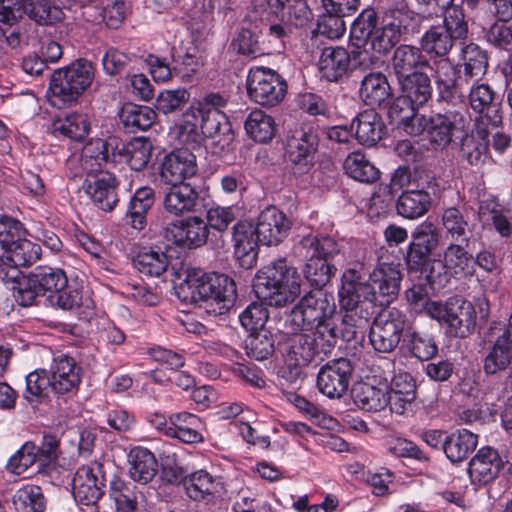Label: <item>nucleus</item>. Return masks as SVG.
<instances>
[{
	"instance_id": "1",
	"label": "nucleus",
	"mask_w": 512,
	"mask_h": 512,
	"mask_svg": "<svg viewBox=\"0 0 512 512\" xmlns=\"http://www.w3.org/2000/svg\"><path fill=\"white\" fill-rule=\"evenodd\" d=\"M403 274L401 265L394 262H379L364 279L363 266L344 271L339 290L340 307L359 308L362 301L374 306H387L398 296Z\"/></svg>"
},
{
	"instance_id": "2",
	"label": "nucleus",
	"mask_w": 512,
	"mask_h": 512,
	"mask_svg": "<svg viewBox=\"0 0 512 512\" xmlns=\"http://www.w3.org/2000/svg\"><path fill=\"white\" fill-rule=\"evenodd\" d=\"M226 105L227 100L219 93H209L193 102L178 127L180 141L195 148L205 138H211L222 150L227 147L234 134L228 117L220 110Z\"/></svg>"
},
{
	"instance_id": "3",
	"label": "nucleus",
	"mask_w": 512,
	"mask_h": 512,
	"mask_svg": "<svg viewBox=\"0 0 512 512\" xmlns=\"http://www.w3.org/2000/svg\"><path fill=\"white\" fill-rule=\"evenodd\" d=\"M254 287L269 306L284 307L300 295L301 276L286 259H279L257 273Z\"/></svg>"
},
{
	"instance_id": "4",
	"label": "nucleus",
	"mask_w": 512,
	"mask_h": 512,
	"mask_svg": "<svg viewBox=\"0 0 512 512\" xmlns=\"http://www.w3.org/2000/svg\"><path fill=\"white\" fill-rule=\"evenodd\" d=\"M176 293L185 303H198L203 297L216 299L217 312L230 310L237 297L236 284L232 278L220 273L206 275L201 270L188 272Z\"/></svg>"
},
{
	"instance_id": "5",
	"label": "nucleus",
	"mask_w": 512,
	"mask_h": 512,
	"mask_svg": "<svg viewBox=\"0 0 512 512\" xmlns=\"http://www.w3.org/2000/svg\"><path fill=\"white\" fill-rule=\"evenodd\" d=\"M483 372L497 376L512 367V314L507 323L493 322L485 334Z\"/></svg>"
},
{
	"instance_id": "6",
	"label": "nucleus",
	"mask_w": 512,
	"mask_h": 512,
	"mask_svg": "<svg viewBox=\"0 0 512 512\" xmlns=\"http://www.w3.org/2000/svg\"><path fill=\"white\" fill-rule=\"evenodd\" d=\"M94 76L93 64L86 59H78L53 72L49 89L53 97L63 103H70L77 100L91 85Z\"/></svg>"
},
{
	"instance_id": "7",
	"label": "nucleus",
	"mask_w": 512,
	"mask_h": 512,
	"mask_svg": "<svg viewBox=\"0 0 512 512\" xmlns=\"http://www.w3.org/2000/svg\"><path fill=\"white\" fill-rule=\"evenodd\" d=\"M428 314L447 326L455 337H467L476 325V311L473 304L460 297H450L445 303L433 302L428 306Z\"/></svg>"
},
{
	"instance_id": "8",
	"label": "nucleus",
	"mask_w": 512,
	"mask_h": 512,
	"mask_svg": "<svg viewBox=\"0 0 512 512\" xmlns=\"http://www.w3.org/2000/svg\"><path fill=\"white\" fill-rule=\"evenodd\" d=\"M335 312L333 295L322 289H314L306 293L294 306L290 322L294 330H309L333 317Z\"/></svg>"
},
{
	"instance_id": "9",
	"label": "nucleus",
	"mask_w": 512,
	"mask_h": 512,
	"mask_svg": "<svg viewBox=\"0 0 512 512\" xmlns=\"http://www.w3.org/2000/svg\"><path fill=\"white\" fill-rule=\"evenodd\" d=\"M247 92L255 103L273 107L284 100L287 83L276 71L257 66L251 68L248 73Z\"/></svg>"
},
{
	"instance_id": "10",
	"label": "nucleus",
	"mask_w": 512,
	"mask_h": 512,
	"mask_svg": "<svg viewBox=\"0 0 512 512\" xmlns=\"http://www.w3.org/2000/svg\"><path fill=\"white\" fill-rule=\"evenodd\" d=\"M408 324L406 315L399 309L392 308L378 314L369 332V341L373 349L379 353L393 352Z\"/></svg>"
},
{
	"instance_id": "11",
	"label": "nucleus",
	"mask_w": 512,
	"mask_h": 512,
	"mask_svg": "<svg viewBox=\"0 0 512 512\" xmlns=\"http://www.w3.org/2000/svg\"><path fill=\"white\" fill-rule=\"evenodd\" d=\"M439 100L451 104L466 103L469 85L472 81L462 66L452 64L447 58L434 61L432 67Z\"/></svg>"
},
{
	"instance_id": "12",
	"label": "nucleus",
	"mask_w": 512,
	"mask_h": 512,
	"mask_svg": "<svg viewBox=\"0 0 512 512\" xmlns=\"http://www.w3.org/2000/svg\"><path fill=\"white\" fill-rule=\"evenodd\" d=\"M286 142L291 163L302 172L308 171L319 145L318 129L310 123L296 125L288 131Z\"/></svg>"
},
{
	"instance_id": "13",
	"label": "nucleus",
	"mask_w": 512,
	"mask_h": 512,
	"mask_svg": "<svg viewBox=\"0 0 512 512\" xmlns=\"http://www.w3.org/2000/svg\"><path fill=\"white\" fill-rule=\"evenodd\" d=\"M93 145L99 151L95 156L97 161L108 160L110 147L114 155L120 156L135 171H141L147 166L152 152L151 142L142 137L134 138L127 143L118 142L116 138H110L106 142L97 140Z\"/></svg>"
},
{
	"instance_id": "14",
	"label": "nucleus",
	"mask_w": 512,
	"mask_h": 512,
	"mask_svg": "<svg viewBox=\"0 0 512 512\" xmlns=\"http://www.w3.org/2000/svg\"><path fill=\"white\" fill-rule=\"evenodd\" d=\"M439 242L440 233L433 222L426 220L418 224L411 233V242L405 257L408 270H422L438 248Z\"/></svg>"
},
{
	"instance_id": "15",
	"label": "nucleus",
	"mask_w": 512,
	"mask_h": 512,
	"mask_svg": "<svg viewBox=\"0 0 512 512\" xmlns=\"http://www.w3.org/2000/svg\"><path fill=\"white\" fill-rule=\"evenodd\" d=\"M105 476L103 465L93 462L77 469L72 480V493L83 505H94L103 496Z\"/></svg>"
},
{
	"instance_id": "16",
	"label": "nucleus",
	"mask_w": 512,
	"mask_h": 512,
	"mask_svg": "<svg viewBox=\"0 0 512 512\" xmlns=\"http://www.w3.org/2000/svg\"><path fill=\"white\" fill-rule=\"evenodd\" d=\"M353 373L349 359L338 358L322 366L317 375V388L331 399L341 398L348 390Z\"/></svg>"
},
{
	"instance_id": "17",
	"label": "nucleus",
	"mask_w": 512,
	"mask_h": 512,
	"mask_svg": "<svg viewBox=\"0 0 512 512\" xmlns=\"http://www.w3.org/2000/svg\"><path fill=\"white\" fill-rule=\"evenodd\" d=\"M252 7L261 18L274 15L296 27H303L311 14L305 0H252Z\"/></svg>"
},
{
	"instance_id": "18",
	"label": "nucleus",
	"mask_w": 512,
	"mask_h": 512,
	"mask_svg": "<svg viewBox=\"0 0 512 512\" xmlns=\"http://www.w3.org/2000/svg\"><path fill=\"white\" fill-rule=\"evenodd\" d=\"M208 224L199 216H190L168 224L164 228V237L178 246L198 248L208 239Z\"/></svg>"
},
{
	"instance_id": "19",
	"label": "nucleus",
	"mask_w": 512,
	"mask_h": 512,
	"mask_svg": "<svg viewBox=\"0 0 512 512\" xmlns=\"http://www.w3.org/2000/svg\"><path fill=\"white\" fill-rule=\"evenodd\" d=\"M466 102L474 113L486 117L492 125L497 126L501 123L500 97L489 84L481 82V78L472 79Z\"/></svg>"
},
{
	"instance_id": "20",
	"label": "nucleus",
	"mask_w": 512,
	"mask_h": 512,
	"mask_svg": "<svg viewBox=\"0 0 512 512\" xmlns=\"http://www.w3.org/2000/svg\"><path fill=\"white\" fill-rule=\"evenodd\" d=\"M292 221L275 206L263 209L254 227L260 243L271 246L278 245L288 235Z\"/></svg>"
},
{
	"instance_id": "21",
	"label": "nucleus",
	"mask_w": 512,
	"mask_h": 512,
	"mask_svg": "<svg viewBox=\"0 0 512 512\" xmlns=\"http://www.w3.org/2000/svg\"><path fill=\"white\" fill-rule=\"evenodd\" d=\"M403 95L396 99L390 107V113H398L405 108H419L432 97L430 77L420 72L399 81Z\"/></svg>"
},
{
	"instance_id": "22",
	"label": "nucleus",
	"mask_w": 512,
	"mask_h": 512,
	"mask_svg": "<svg viewBox=\"0 0 512 512\" xmlns=\"http://www.w3.org/2000/svg\"><path fill=\"white\" fill-rule=\"evenodd\" d=\"M198 172L195 155L189 149H177L167 154L160 165V179L167 184H185Z\"/></svg>"
},
{
	"instance_id": "23",
	"label": "nucleus",
	"mask_w": 512,
	"mask_h": 512,
	"mask_svg": "<svg viewBox=\"0 0 512 512\" xmlns=\"http://www.w3.org/2000/svg\"><path fill=\"white\" fill-rule=\"evenodd\" d=\"M117 186L118 182L111 173L100 171L97 174H89L82 187L95 206L105 212H111L119 202Z\"/></svg>"
},
{
	"instance_id": "24",
	"label": "nucleus",
	"mask_w": 512,
	"mask_h": 512,
	"mask_svg": "<svg viewBox=\"0 0 512 512\" xmlns=\"http://www.w3.org/2000/svg\"><path fill=\"white\" fill-rule=\"evenodd\" d=\"M504 464L496 449L485 446L471 458L468 474L473 484L486 485L498 477Z\"/></svg>"
},
{
	"instance_id": "25",
	"label": "nucleus",
	"mask_w": 512,
	"mask_h": 512,
	"mask_svg": "<svg viewBox=\"0 0 512 512\" xmlns=\"http://www.w3.org/2000/svg\"><path fill=\"white\" fill-rule=\"evenodd\" d=\"M234 254L241 267L250 269L256 265L258 243L252 223L239 221L233 227Z\"/></svg>"
},
{
	"instance_id": "26",
	"label": "nucleus",
	"mask_w": 512,
	"mask_h": 512,
	"mask_svg": "<svg viewBox=\"0 0 512 512\" xmlns=\"http://www.w3.org/2000/svg\"><path fill=\"white\" fill-rule=\"evenodd\" d=\"M377 26V14L373 9H365L353 22L350 38L352 45L357 50L352 51L354 60H358L360 65L368 66L373 64V57L366 50H360L361 47L365 46L367 42L372 38L373 31Z\"/></svg>"
},
{
	"instance_id": "27",
	"label": "nucleus",
	"mask_w": 512,
	"mask_h": 512,
	"mask_svg": "<svg viewBox=\"0 0 512 512\" xmlns=\"http://www.w3.org/2000/svg\"><path fill=\"white\" fill-rule=\"evenodd\" d=\"M462 121L463 117L457 111L431 115L426 123L430 143L437 149L446 148L452 142L454 132Z\"/></svg>"
},
{
	"instance_id": "28",
	"label": "nucleus",
	"mask_w": 512,
	"mask_h": 512,
	"mask_svg": "<svg viewBox=\"0 0 512 512\" xmlns=\"http://www.w3.org/2000/svg\"><path fill=\"white\" fill-rule=\"evenodd\" d=\"M391 64L394 73L400 81L422 72L421 69L429 66V61L423 55L421 48L401 44L394 50Z\"/></svg>"
},
{
	"instance_id": "29",
	"label": "nucleus",
	"mask_w": 512,
	"mask_h": 512,
	"mask_svg": "<svg viewBox=\"0 0 512 512\" xmlns=\"http://www.w3.org/2000/svg\"><path fill=\"white\" fill-rule=\"evenodd\" d=\"M80 371L72 357L65 354L56 356L50 368L52 390L64 394L77 388L80 383Z\"/></svg>"
},
{
	"instance_id": "30",
	"label": "nucleus",
	"mask_w": 512,
	"mask_h": 512,
	"mask_svg": "<svg viewBox=\"0 0 512 512\" xmlns=\"http://www.w3.org/2000/svg\"><path fill=\"white\" fill-rule=\"evenodd\" d=\"M359 96L366 105L381 107L390 103L393 92L385 74L370 72L361 81Z\"/></svg>"
},
{
	"instance_id": "31",
	"label": "nucleus",
	"mask_w": 512,
	"mask_h": 512,
	"mask_svg": "<svg viewBox=\"0 0 512 512\" xmlns=\"http://www.w3.org/2000/svg\"><path fill=\"white\" fill-rule=\"evenodd\" d=\"M351 127L355 129L356 139L362 145L373 146L386 134V126L374 109L360 112Z\"/></svg>"
},
{
	"instance_id": "32",
	"label": "nucleus",
	"mask_w": 512,
	"mask_h": 512,
	"mask_svg": "<svg viewBox=\"0 0 512 512\" xmlns=\"http://www.w3.org/2000/svg\"><path fill=\"white\" fill-rule=\"evenodd\" d=\"M351 63L350 53L343 47H325L318 61L321 76L328 81H338L347 74Z\"/></svg>"
},
{
	"instance_id": "33",
	"label": "nucleus",
	"mask_w": 512,
	"mask_h": 512,
	"mask_svg": "<svg viewBox=\"0 0 512 512\" xmlns=\"http://www.w3.org/2000/svg\"><path fill=\"white\" fill-rule=\"evenodd\" d=\"M170 185L163 199L165 211L174 216L194 211L198 203L197 191L189 184Z\"/></svg>"
},
{
	"instance_id": "34",
	"label": "nucleus",
	"mask_w": 512,
	"mask_h": 512,
	"mask_svg": "<svg viewBox=\"0 0 512 512\" xmlns=\"http://www.w3.org/2000/svg\"><path fill=\"white\" fill-rule=\"evenodd\" d=\"M441 224L446 234L455 242H466V247L475 245V239L471 236L468 215L457 207H449L441 214Z\"/></svg>"
},
{
	"instance_id": "35",
	"label": "nucleus",
	"mask_w": 512,
	"mask_h": 512,
	"mask_svg": "<svg viewBox=\"0 0 512 512\" xmlns=\"http://www.w3.org/2000/svg\"><path fill=\"white\" fill-rule=\"evenodd\" d=\"M22 14L40 26H53L65 20L66 15L51 0H20Z\"/></svg>"
},
{
	"instance_id": "36",
	"label": "nucleus",
	"mask_w": 512,
	"mask_h": 512,
	"mask_svg": "<svg viewBox=\"0 0 512 512\" xmlns=\"http://www.w3.org/2000/svg\"><path fill=\"white\" fill-rule=\"evenodd\" d=\"M390 25L395 28L397 34L402 35L418 33L424 23L428 22L432 13L427 15L410 10L406 4H395L389 9Z\"/></svg>"
},
{
	"instance_id": "37",
	"label": "nucleus",
	"mask_w": 512,
	"mask_h": 512,
	"mask_svg": "<svg viewBox=\"0 0 512 512\" xmlns=\"http://www.w3.org/2000/svg\"><path fill=\"white\" fill-rule=\"evenodd\" d=\"M475 247H466V242L462 244L453 241L444 251V266L453 270L455 274L467 277L474 273L475 261L471 250Z\"/></svg>"
},
{
	"instance_id": "38",
	"label": "nucleus",
	"mask_w": 512,
	"mask_h": 512,
	"mask_svg": "<svg viewBox=\"0 0 512 512\" xmlns=\"http://www.w3.org/2000/svg\"><path fill=\"white\" fill-rule=\"evenodd\" d=\"M444 453L452 463L468 458L478 444V435L467 429H459L446 436Z\"/></svg>"
},
{
	"instance_id": "39",
	"label": "nucleus",
	"mask_w": 512,
	"mask_h": 512,
	"mask_svg": "<svg viewBox=\"0 0 512 512\" xmlns=\"http://www.w3.org/2000/svg\"><path fill=\"white\" fill-rule=\"evenodd\" d=\"M460 158L474 167H481L489 156V140L487 134L478 131L466 134L460 145Z\"/></svg>"
},
{
	"instance_id": "40",
	"label": "nucleus",
	"mask_w": 512,
	"mask_h": 512,
	"mask_svg": "<svg viewBox=\"0 0 512 512\" xmlns=\"http://www.w3.org/2000/svg\"><path fill=\"white\" fill-rule=\"evenodd\" d=\"M129 458V475L135 482L147 484L155 477L158 463L148 449L135 448L130 452Z\"/></svg>"
},
{
	"instance_id": "41",
	"label": "nucleus",
	"mask_w": 512,
	"mask_h": 512,
	"mask_svg": "<svg viewBox=\"0 0 512 512\" xmlns=\"http://www.w3.org/2000/svg\"><path fill=\"white\" fill-rule=\"evenodd\" d=\"M431 203L432 198L428 192L407 190L397 200V213L407 219H417L429 211Z\"/></svg>"
},
{
	"instance_id": "42",
	"label": "nucleus",
	"mask_w": 512,
	"mask_h": 512,
	"mask_svg": "<svg viewBox=\"0 0 512 512\" xmlns=\"http://www.w3.org/2000/svg\"><path fill=\"white\" fill-rule=\"evenodd\" d=\"M119 117L125 129L135 133L150 128L155 122L156 113L148 106L128 102L122 106Z\"/></svg>"
},
{
	"instance_id": "43",
	"label": "nucleus",
	"mask_w": 512,
	"mask_h": 512,
	"mask_svg": "<svg viewBox=\"0 0 512 512\" xmlns=\"http://www.w3.org/2000/svg\"><path fill=\"white\" fill-rule=\"evenodd\" d=\"M109 495L116 505L117 512H136L139 500L144 496L135 485L125 483L120 478L110 481Z\"/></svg>"
},
{
	"instance_id": "44",
	"label": "nucleus",
	"mask_w": 512,
	"mask_h": 512,
	"mask_svg": "<svg viewBox=\"0 0 512 512\" xmlns=\"http://www.w3.org/2000/svg\"><path fill=\"white\" fill-rule=\"evenodd\" d=\"M285 354L302 365H309L315 360H323V356L318 349L317 338L313 337L312 334H295L289 340Z\"/></svg>"
},
{
	"instance_id": "45",
	"label": "nucleus",
	"mask_w": 512,
	"mask_h": 512,
	"mask_svg": "<svg viewBox=\"0 0 512 512\" xmlns=\"http://www.w3.org/2000/svg\"><path fill=\"white\" fill-rule=\"evenodd\" d=\"M454 40L457 39L445 27L433 25L421 37L420 46L426 53L443 58L452 49Z\"/></svg>"
},
{
	"instance_id": "46",
	"label": "nucleus",
	"mask_w": 512,
	"mask_h": 512,
	"mask_svg": "<svg viewBox=\"0 0 512 512\" xmlns=\"http://www.w3.org/2000/svg\"><path fill=\"white\" fill-rule=\"evenodd\" d=\"M297 250L329 261L340 253V246L330 236L308 234L300 239Z\"/></svg>"
},
{
	"instance_id": "47",
	"label": "nucleus",
	"mask_w": 512,
	"mask_h": 512,
	"mask_svg": "<svg viewBox=\"0 0 512 512\" xmlns=\"http://www.w3.org/2000/svg\"><path fill=\"white\" fill-rule=\"evenodd\" d=\"M387 388L368 383H359L353 389V400L357 407L369 412H379L386 408Z\"/></svg>"
},
{
	"instance_id": "48",
	"label": "nucleus",
	"mask_w": 512,
	"mask_h": 512,
	"mask_svg": "<svg viewBox=\"0 0 512 512\" xmlns=\"http://www.w3.org/2000/svg\"><path fill=\"white\" fill-rule=\"evenodd\" d=\"M245 130L254 141L267 143L273 139L276 125L272 116L260 109H254L245 121Z\"/></svg>"
},
{
	"instance_id": "49",
	"label": "nucleus",
	"mask_w": 512,
	"mask_h": 512,
	"mask_svg": "<svg viewBox=\"0 0 512 512\" xmlns=\"http://www.w3.org/2000/svg\"><path fill=\"white\" fill-rule=\"evenodd\" d=\"M154 203V191L150 187H141L136 190L132 196L127 217L130 218V223L135 229H143L146 224L147 212L151 209Z\"/></svg>"
},
{
	"instance_id": "50",
	"label": "nucleus",
	"mask_w": 512,
	"mask_h": 512,
	"mask_svg": "<svg viewBox=\"0 0 512 512\" xmlns=\"http://www.w3.org/2000/svg\"><path fill=\"white\" fill-rule=\"evenodd\" d=\"M462 66L463 73L470 79H480L484 76L488 69V57L478 45L470 43L462 49Z\"/></svg>"
},
{
	"instance_id": "51",
	"label": "nucleus",
	"mask_w": 512,
	"mask_h": 512,
	"mask_svg": "<svg viewBox=\"0 0 512 512\" xmlns=\"http://www.w3.org/2000/svg\"><path fill=\"white\" fill-rule=\"evenodd\" d=\"M307 258L303 273L307 281L316 289H322L329 283L334 275L336 268L329 264L324 258L315 257L306 252H301Z\"/></svg>"
},
{
	"instance_id": "52",
	"label": "nucleus",
	"mask_w": 512,
	"mask_h": 512,
	"mask_svg": "<svg viewBox=\"0 0 512 512\" xmlns=\"http://www.w3.org/2000/svg\"><path fill=\"white\" fill-rule=\"evenodd\" d=\"M343 167L347 175L359 182L372 183L379 178V170L360 152L349 154Z\"/></svg>"
},
{
	"instance_id": "53",
	"label": "nucleus",
	"mask_w": 512,
	"mask_h": 512,
	"mask_svg": "<svg viewBox=\"0 0 512 512\" xmlns=\"http://www.w3.org/2000/svg\"><path fill=\"white\" fill-rule=\"evenodd\" d=\"M435 15L441 18V26L449 30L456 39H464L467 36L468 24L463 9L459 5L452 2L445 7H437Z\"/></svg>"
},
{
	"instance_id": "54",
	"label": "nucleus",
	"mask_w": 512,
	"mask_h": 512,
	"mask_svg": "<svg viewBox=\"0 0 512 512\" xmlns=\"http://www.w3.org/2000/svg\"><path fill=\"white\" fill-rule=\"evenodd\" d=\"M5 253L8 262L15 266H30L40 258L41 247L37 243L20 237L5 250Z\"/></svg>"
},
{
	"instance_id": "55",
	"label": "nucleus",
	"mask_w": 512,
	"mask_h": 512,
	"mask_svg": "<svg viewBox=\"0 0 512 512\" xmlns=\"http://www.w3.org/2000/svg\"><path fill=\"white\" fill-rule=\"evenodd\" d=\"M54 129L72 140L81 141L89 133L90 122L86 114L71 113L64 119L57 120Z\"/></svg>"
},
{
	"instance_id": "56",
	"label": "nucleus",
	"mask_w": 512,
	"mask_h": 512,
	"mask_svg": "<svg viewBox=\"0 0 512 512\" xmlns=\"http://www.w3.org/2000/svg\"><path fill=\"white\" fill-rule=\"evenodd\" d=\"M133 263L140 273L159 277L166 271L169 262L164 252L149 249L140 252Z\"/></svg>"
},
{
	"instance_id": "57",
	"label": "nucleus",
	"mask_w": 512,
	"mask_h": 512,
	"mask_svg": "<svg viewBox=\"0 0 512 512\" xmlns=\"http://www.w3.org/2000/svg\"><path fill=\"white\" fill-rule=\"evenodd\" d=\"M245 349L247 355L256 360L269 358L275 351L272 333L266 329L250 333L246 340Z\"/></svg>"
},
{
	"instance_id": "58",
	"label": "nucleus",
	"mask_w": 512,
	"mask_h": 512,
	"mask_svg": "<svg viewBox=\"0 0 512 512\" xmlns=\"http://www.w3.org/2000/svg\"><path fill=\"white\" fill-rule=\"evenodd\" d=\"M215 488L216 484L214 478L204 470H199L188 475L185 481L186 493L195 501L203 500L206 496L213 494Z\"/></svg>"
},
{
	"instance_id": "59",
	"label": "nucleus",
	"mask_w": 512,
	"mask_h": 512,
	"mask_svg": "<svg viewBox=\"0 0 512 512\" xmlns=\"http://www.w3.org/2000/svg\"><path fill=\"white\" fill-rule=\"evenodd\" d=\"M314 328L315 332L312 336L317 338L318 349L323 357L327 356L336 346L338 339L341 338L337 320L333 316L323 323L315 325Z\"/></svg>"
},
{
	"instance_id": "60",
	"label": "nucleus",
	"mask_w": 512,
	"mask_h": 512,
	"mask_svg": "<svg viewBox=\"0 0 512 512\" xmlns=\"http://www.w3.org/2000/svg\"><path fill=\"white\" fill-rule=\"evenodd\" d=\"M52 389V379L44 369H37L26 376L24 398L29 402L39 401Z\"/></svg>"
},
{
	"instance_id": "61",
	"label": "nucleus",
	"mask_w": 512,
	"mask_h": 512,
	"mask_svg": "<svg viewBox=\"0 0 512 512\" xmlns=\"http://www.w3.org/2000/svg\"><path fill=\"white\" fill-rule=\"evenodd\" d=\"M35 274L36 281L43 295L46 293L54 294L55 292H59V289L65 288L68 282L66 273L58 268H39L36 270Z\"/></svg>"
},
{
	"instance_id": "62",
	"label": "nucleus",
	"mask_w": 512,
	"mask_h": 512,
	"mask_svg": "<svg viewBox=\"0 0 512 512\" xmlns=\"http://www.w3.org/2000/svg\"><path fill=\"white\" fill-rule=\"evenodd\" d=\"M37 451V446L32 442L24 443L22 447L10 457L7 463V469L16 475H21L35 464L39 468Z\"/></svg>"
},
{
	"instance_id": "63",
	"label": "nucleus",
	"mask_w": 512,
	"mask_h": 512,
	"mask_svg": "<svg viewBox=\"0 0 512 512\" xmlns=\"http://www.w3.org/2000/svg\"><path fill=\"white\" fill-rule=\"evenodd\" d=\"M190 93L186 89L162 91L156 99V108L163 114L182 109L189 101Z\"/></svg>"
},
{
	"instance_id": "64",
	"label": "nucleus",
	"mask_w": 512,
	"mask_h": 512,
	"mask_svg": "<svg viewBox=\"0 0 512 512\" xmlns=\"http://www.w3.org/2000/svg\"><path fill=\"white\" fill-rule=\"evenodd\" d=\"M507 23L495 21L485 32L486 41L498 50L509 51L512 48V27Z\"/></svg>"
}]
</instances>
